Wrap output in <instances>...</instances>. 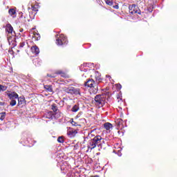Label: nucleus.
Listing matches in <instances>:
<instances>
[{
	"label": "nucleus",
	"instance_id": "obj_21",
	"mask_svg": "<svg viewBox=\"0 0 177 177\" xmlns=\"http://www.w3.org/2000/svg\"><path fill=\"white\" fill-rule=\"evenodd\" d=\"M33 38H35V39H37V41H38V39H39L40 37H39V34L37 33V32H35L33 34V36H32Z\"/></svg>",
	"mask_w": 177,
	"mask_h": 177
},
{
	"label": "nucleus",
	"instance_id": "obj_7",
	"mask_svg": "<svg viewBox=\"0 0 177 177\" xmlns=\"http://www.w3.org/2000/svg\"><path fill=\"white\" fill-rule=\"evenodd\" d=\"M6 31L8 32V35H16V32L13 31V27L9 24L6 26Z\"/></svg>",
	"mask_w": 177,
	"mask_h": 177
},
{
	"label": "nucleus",
	"instance_id": "obj_8",
	"mask_svg": "<svg viewBox=\"0 0 177 177\" xmlns=\"http://www.w3.org/2000/svg\"><path fill=\"white\" fill-rule=\"evenodd\" d=\"M7 95L10 100L19 99V95L16 92L8 93Z\"/></svg>",
	"mask_w": 177,
	"mask_h": 177
},
{
	"label": "nucleus",
	"instance_id": "obj_32",
	"mask_svg": "<svg viewBox=\"0 0 177 177\" xmlns=\"http://www.w3.org/2000/svg\"><path fill=\"white\" fill-rule=\"evenodd\" d=\"M118 88H121V85H118Z\"/></svg>",
	"mask_w": 177,
	"mask_h": 177
},
{
	"label": "nucleus",
	"instance_id": "obj_15",
	"mask_svg": "<svg viewBox=\"0 0 177 177\" xmlns=\"http://www.w3.org/2000/svg\"><path fill=\"white\" fill-rule=\"evenodd\" d=\"M95 81L96 82H102V78H100V73H95Z\"/></svg>",
	"mask_w": 177,
	"mask_h": 177
},
{
	"label": "nucleus",
	"instance_id": "obj_16",
	"mask_svg": "<svg viewBox=\"0 0 177 177\" xmlns=\"http://www.w3.org/2000/svg\"><path fill=\"white\" fill-rule=\"evenodd\" d=\"M70 122L73 127H81L77 122H74V119H71Z\"/></svg>",
	"mask_w": 177,
	"mask_h": 177
},
{
	"label": "nucleus",
	"instance_id": "obj_12",
	"mask_svg": "<svg viewBox=\"0 0 177 177\" xmlns=\"http://www.w3.org/2000/svg\"><path fill=\"white\" fill-rule=\"evenodd\" d=\"M31 50L32 53H35V55H38V53H39V48L37 46H32Z\"/></svg>",
	"mask_w": 177,
	"mask_h": 177
},
{
	"label": "nucleus",
	"instance_id": "obj_20",
	"mask_svg": "<svg viewBox=\"0 0 177 177\" xmlns=\"http://www.w3.org/2000/svg\"><path fill=\"white\" fill-rule=\"evenodd\" d=\"M18 100V104H23V102H24V98L20 97L17 98Z\"/></svg>",
	"mask_w": 177,
	"mask_h": 177
},
{
	"label": "nucleus",
	"instance_id": "obj_24",
	"mask_svg": "<svg viewBox=\"0 0 177 177\" xmlns=\"http://www.w3.org/2000/svg\"><path fill=\"white\" fill-rule=\"evenodd\" d=\"M10 104L11 106H16V100H11V102H10Z\"/></svg>",
	"mask_w": 177,
	"mask_h": 177
},
{
	"label": "nucleus",
	"instance_id": "obj_23",
	"mask_svg": "<svg viewBox=\"0 0 177 177\" xmlns=\"http://www.w3.org/2000/svg\"><path fill=\"white\" fill-rule=\"evenodd\" d=\"M32 10L34 12H38V6H32Z\"/></svg>",
	"mask_w": 177,
	"mask_h": 177
},
{
	"label": "nucleus",
	"instance_id": "obj_26",
	"mask_svg": "<svg viewBox=\"0 0 177 177\" xmlns=\"http://www.w3.org/2000/svg\"><path fill=\"white\" fill-rule=\"evenodd\" d=\"M51 109H52V110H53L54 111H57V107L56 106L55 104H53Z\"/></svg>",
	"mask_w": 177,
	"mask_h": 177
},
{
	"label": "nucleus",
	"instance_id": "obj_18",
	"mask_svg": "<svg viewBox=\"0 0 177 177\" xmlns=\"http://www.w3.org/2000/svg\"><path fill=\"white\" fill-rule=\"evenodd\" d=\"M90 92L91 93H97V88H95V87H91L90 88Z\"/></svg>",
	"mask_w": 177,
	"mask_h": 177
},
{
	"label": "nucleus",
	"instance_id": "obj_28",
	"mask_svg": "<svg viewBox=\"0 0 177 177\" xmlns=\"http://www.w3.org/2000/svg\"><path fill=\"white\" fill-rule=\"evenodd\" d=\"M24 45H25L24 42H22V43H20L19 46L20 48H23Z\"/></svg>",
	"mask_w": 177,
	"mask_h": 177
},
{
	"label": "nucleus",
	"instance_id": "obj_27",
	"mask_svg": "<svg viewBox=\"0 0 177 177\" xmlns=\"http://www.w3.org/2000/svg\"><path fill=\"white\" fill-rule=\"evenodd\" d=\"M0 91H6V86L0 84Z\"/></svg>",
	"mask_w": 177,
	"mask_h": 177
},
{
	"label": "nucleus",
	"instance_id": "obj_22",
	"mask_svg": "<svg viewBox=\"0 0 177 177\" xmlns=\"http://www.w3.org/2000/svg\"><path fill=\"white\" fill-rule=\"evenodd\" d=\"M106 3L109 6H113V0H106Z\"/></svg>",
	"mask_w": 177,
	"mask_h": 177
},
{
	"label": "nucleus",
	"instance_id": "obj_3",
	"mask_svg": "<svg viewBox=\"0 0 177 177\" xmlns=\"http://www.w3.org/2000/svg\"><path fill=\"white\" fill-rule=\"evenodd\" d=\"M67 44V38L64 37V35H60L56 39L57 45H64Z\"/></svg>",
	"mask_w": 177,
	"mask_h": 177
},
{
	"label": "nucleus",
	"instance_id": "obj_5",
	"mask_svg": "<svg viewBox=\"0 0 177 177\" xmlns=\"http://www.w3.org/2000/svg\"><path fill=\"white\" fill-rule=\"evenodd\" d=\"M129 13H131V15H135V13H138V15L140 14L139 9L135 4L130 5L129 6Z\"/></svg>",
	"mask_w": 177,
	"mask_h": 177
},
{
	"label": "nucleus",
	"instance_id": "obj_17",
	"mask_svg": "<svg viewBox=\"0 0 177 177\" xmlns=\"http://www.w3.org/2000/svg\"><path fill=\"white\" fill-rule=\"evenodd\" d=\"M79 110H80V106H78V105H75L72 108V111H73V113H77V111H78Z\"/></svg>",
	"mask_w": 177,
	"mask_h": 177
},
{
	"label": "nucleus",
	"instance_id": "obj_31",
	"mask_svg": "<svg viewBox=\"0 0 177 177\" xmlns=\"http://www.w3.org/2000/svg\"><path fill=\"white\" fill-rule=\"evenodd\" d=\"M49 77H51V78H55V77H56V75H49Z\"/></svg>",
	"mask_w": 177,
	"mask_h": 177
},
{
	"label": "nucleus",
	"instance_id": "obj_2",
	"mask_svg": "<svg viewBox=\"0 0 177 177\" xmlns=\"http://www.w3.org/2000/svg\"><path fill=\"white\" fill-rule=\"evenodd\" d=\"M95 104L102 107L106 102V98L104 97V95H98L95 97Z\"/></svg>",
	"mask_w": 177,
	"mask_h": 177
},
{
	"label": "nucleus",
	"instance_id": "obj_13",
	"mask_svg": "<svg viewBox=\"0 0 177 177\" xmlns=\"http://www.w3.org/2000/svg\"><path fill=\"white\" fill-rule=\"evenodd\" d=\"M8 13L10 15L12 16V17H16V10L15 9H13V8H11L8 10Z\"/></svg>",
	"mask_w": 177,
	"mask_h": 177
},
{
	"label": "nucleus",
	"instance_id": "obj_6",
	"mask_svg": "<svg viewBox=\"0 0 177 177\" xmlns=\"http://www.w3.org/2000/svg\"><path fill=\"white\" fill-rule=\"evenodd\" d=\"M67 93H71V95H81L80 92V88H75L74 87L68 88L66 89Z\"/></svg>",
	"mask_w": 177,
	"mask_h": 177
},
{
	"label": "nucleus",
	"instance_id": "obj_25",
	"mask_svg": "<svg viewBox=\"0 0 177 177\" xmlns=\"http://www.w3.org/2000/svg\"><path fill=\"white\" fill-rule=\"evenodd\" d=\"M57 142H59V143H63V142H64V140L62 137H59L57 139Z\"/></svg>",
	"mask_w": 177,
	"mask_h": 177
},
{
	"label": "nucleus",
	"instance_id": "obj_9",
	"mask_svg": "<svg viewBox=\"0 0 177 177\" xmlns=\"http://www.w3.org/2000/svg\"><path fill=\"white\" fill-rule=\"evenodd\" d=\"M67 133L68 136H70V138H74V136H75V135H77L78 132L75 129H71V130H68Z\"/></svg>",
	"mask_w": 177,
	"mask_h": 177
},
{
	"label": "nucleus",
	"instance_id": "obj_29",
	"mask_svg": "<svg viewBox=\"0 0 177 177\" xmlns=\"http://www.w3.org/2000/svg\"><path fill=\"white\" fill-rule=\"evenodd\" d=\"M113 8L114 9H118L120 7L118 6V5H115V6H113Z\"/></svg>",
	"mask_w": 177,
	"mask_h": 177
},
{
	"label": "nucleus",
	"instance_id": "obj_11",
	"mask_svg": "<svg viewBox=\"0 0 177 177\" xmlns=\"http://www.w3.org/2000/svg\"><path fill=\"white\" fill-rule=\"evenodd\" d=\"M93 84H95V81H93V80H88L85 83V86H88L89 88H92L93 86Z\"/></svg>",
	"mask_w": 177,
	"mask_h": 177
},
{
	"label": "nucleus",
	"instance_id": "obj_19",
	"mask_svg": "<svg viewBox=\"0 0 177 177\" xmlns=\"http://www.w3.org/2000/svg\"><path fill=\"white\" fill-rule=\"evenodd\" d=\"M5 117H6V113L5 112H2L0 113V120H1V121H3V120H5Z\"/></svg>",
	"mask_w": 177,
	"mask_h": 177
},
{
	"label": "nucleus",
	"instance_id": "obj_1",
	"mask_svg": "<svg viewBox=\"0 0 177 177\" xmlns=\"http://www.w3.org/2000/svg\"><path fill=\"white\" fill-rule=\"evenodd\" d=\"M102 143V136H97L93 139L91 140L88 145V149L93 150L96 146H100Z\"/></svg>",
	"mask_w": 177,
	"mask_h": 177
},
{
	"label": "nucleus",
	"instance_id": "obj_30",
	"mask_svg": "<svg viewBox=\"0 0 177 177\" xmlns=\"http://www.w3.org/2000/svg\"><path fill=\"white\" fill-rule=\"evenodd\" d=\"M106 78H109V79L111 78V77H110V75H106Z\"/></svg>",
	"mask_w": 177,
	"mask_h": 177
},
{
	"label": "nucleus",
	"instance_id": "obj_4",
	"mask_svg": "<svg viewBox=\"0 0 177 177\" xmlns=\"http://www.w3.org/2000/svg\"><path fill=\"white\" fill-rule=\"evenodd\" d=\"M8 41L11 48H15L17 45V43H16V35H8Z\"/></svg>",
	"mask_w": 177,
	"mask_h": 177
},
{
	"label": "nucleus",
	"instance_id": "obj_33",
	"mask_svg": "<svg viewBox=\"0 0 177 177\" xmlns=\"http://www.w3.org/2000/svg\"><path fill=\"white\" fill-rule=\"evenodd\" d=\"M3 104V103L0 102V106H2Z\"/></svg>",
	"mask_w": 177,
	"mask_h": 177
},
{
	"label": "nucleus",
	"instance_id": "obj_10",
	"mask_svg": "<svg viewBox=\"0 0 177 177\" xmlns=\"http://www.w3.org/2000/svg\"><path fill=\"white\" fill-rule=\"evenodd\" d=\"M104 128L106 131H111V129H113V125L110 122H106L105 124H104Z\"/></svg>",
	"mask_w": 177,
	"mask_h": 177
},
{
	"label": "nucleus",
	"instance_id": "obj_14",
	"mask_svg": "<svg viewBox=\"0 0 177 177\" xmlns=\"http://www.w3.org/2000/svg\"><path fill=\"white\" fill-rule=\"evenodd\" d=\"M44 88L47 92H53V88H52V85H44Z\"/></svg>",
	"mask_w": 177,
	"mask_h": 177
}]
</instances>
